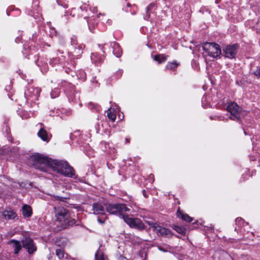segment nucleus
I'll list each match as a JSON object with an SVG mask.
<instances>
[{
  "label": "nucleus",
  "instance_id": "f257e3e1",
  "mask_svg": "<svg viewBox=\"0 0 260 260\" xmlns=\"http://www.w3.org/2000/svg\"><path fill=\"white\" fill-rule=\"evenodd\" d=\"M30 161L36 169L43 172H47L51 169L66 177H73L75 175L74 169L67 161L53 160L39 153L32 155Z\"/></svg>",
  "mask_w": 260,
  "mask_h": 260
},
{
  "label": "nucleus",
  "instance_id": "f03ea898",
  "mask_svg": "<svg viewBox=\"0 0 260 260\" xmlns=\"http://www.w3.org/2000/svg\"><path fill=\"white\" fill-rule=\"evenodd\" d=\"M106 209L109 214L118 215L122 219L124 216H126L125 213L130 210L124 204H107Z\"/></svg>",
  "mask_w": 260,
  "mask_h": 260
},
{
  "label": "nucleus",
  "instance_id": "7ed1b4c3",
  "mask_svg": "<svg viewBox=\"0 0 260 260\" xmlns=\"http://www.w3.org/2000/svg\"><path fill=\"white\" fill-rule=\"evenodd\" d=\"M226 110L230 113L231 119L233 120H239L245 114V112L235 102L230 103L227 106Z\"/></svg>",
  "mask_w": 260,
  "mask_h": 260
},
{
  "label": "nucleus",
  "instance_id": "20e7f679",
  "mask_svg": "<svg viewBox=\"0 0 260 260\" xmlns=\"http://www.w3.org/2000/svg\"><path fill=\"white\" fill-rule=\"evenodd\" d=\"M203 49L209 56L214 58L219 56L221 54L220 46L215 43H205L203 44Z\"/></svg>",
  "mask_w": 260,
  "mask_h": 260
},
{
  "label": "nucleus",
  "instance_id": "39448f33",
  "mask_svg": "<svg viewBox=\"0 0 260 260\" xmlns=\"http://www.w3.org/2000/svg\"><path fill=\"white\" fill-rule=\"evenodd\" d=\"M123 219L131 228L138 231H141L146 228L144 223L140 218L131 217L126 215L123 217Z\"/></svg>",
  "mask_w": 260,
  "mask_h": 260
},
{
  "label": "nucleus",
  "instance_id": "423d86ee",
  "mask_svg": "<svg viewBox=\"0 0 260 260\" xmlns=\"http://www.w3.org/2000/svg\"><path fill=\"white\" fill-rule=\"evenodd\" d=\"M55 216L57 221L59 222H66L70 217V214L68 210L63 208H54Z\"/></svg>",
  "mask_w": 260,
  "mask_h": 260
},
{
  "label": "nucleus",
  "instance_id": "0eeeda50",
  "mask_svg": "<svg viewBox=\"0 0 260 260\" xmlns=\"http://www.w3.org/2000/svg\"><path fill=\"white\" fill-rule=\"evenodd\" d=\"M237 44L226 46L223 49L224 56L230 59L235 58L237 53Z\"/></svg>",
  "mask_w": 260,
  "mask_h": 260
},
{
  "label": "nucleus",
  "instance_id": "6e6552de",
  "mask_svg": "<svg viewBox=\"0 0 260 260\" xmlns=\"http://www.w3.org/2000/svg\"><path fill=\"white\" fill-rule=\"evenodd\" d=\"M22 243L23 247L27 249L28 252L30 254L32 253L37 249L32 239L30 238H24L22 241Z\"/></svg>",
  "mask_w": 260,
  "mask_h": 260
},
{
  "label": "nucleus",
  "instance_id": "1a4fd4ad",
  "mask_svg": "<svg viewBox=\"0 0 260 260\" xmlns=\"http://www.w3.org/2000/svg\"><path fill=\"white\" fill-rule=\"evenodd\" d=\"M40 125V128L38 132V136L43 141L48 142L51 137V134H49L47 131L44 128L42 123H38L37 126Z\"/></svg>",
  "mask_w": 260,
  "mask_h": 260
},
{
  "label": "nucleus",
  "instance_id": "9d476101",
  "mask_svg": "<svg viewBox=\"0 0 260 260\" xmlns=\"http://www.w3.org/2000/svg\"><path fill=\"white\" fill-rule=\"evenodd\" d=\"M154 231H156L157 234H159L160 235L165 237H170L173 235L171 231L170 230L162 227L159 225H158L156 227H155V230Z\"/></svg>",
  "mask_w": 260,
  "mask_h": 260
},
{
  "label": "nucleus",
  "instance_id": "9b49d317",
  "mask_svg": "<svg viewBox=\"0 0 260 260\" xmlns=\"http://www.w3.org/2000/svg\"><path fill=\"white\" fill-rule=\"evenodd\" d=\"M92 211L95 214H103L105 213L104 207L99 203H94L92 204Z\"/></svg>",
  "mask_w": 260,
  "mask_h": 260
},
{
  "label": "nucleus",
  "instance_id": "f8f14e48",
  "mask_svg": "<svg viewBox=\"0 0 260 260\" xmlns=\"http://www.w3.org/2000/svg\"><path fill=\"white\" fill-rule=\"evenodd\" d=\"M40 93L39 89L37 88L30 87L29 88L24 94L26 97L37 98Z\"/></svg>",
  "mask_w": 260,
  "mask_h": 260
},
{
  "label": "nucleus",
  "instance_id": "ddd939ff",
  "mask_svg": "<svg viewBox=\"0 0 260 260\" xmlns=\"http://www.w3.org/2000/svg\"><path fill=\"white\" fill-rule=\"evenodd\" d=\"M3 217L6 220L14 219L17 216L16 213L12 210H5L2 213Z\"/></svg>",
  "mask_w": 260,
  "mask_h": 260
},
{
  "label": "nucleus",
  "instance_id": "4468645a",
  "mask_svg": "<svg viewBox=\"0 0 260 260\" xmlns=\"http://www.w3.org/2000/svg\"><path fill=\"white\" fill-rule=\"evenodd\" d=\"M111 46L113 48V52L114 55H115L117 57H120L122 52L119 44L117 43L114 42L111 43Z\"/></svg>",
  "mask_w": 260,
  "mask_h": 260
},
{
  "label": "nucleus",
  "instance_id": "2eb2a0df",
  "mask_svg": "<svg viewBox=\"0 0 260 260\" xmlns=\"http://www.w3.org/2000/svg\"><path fill=\"white\" fill-rule=\"evenodd\" d=\"M22 214L25 217H29L32 215V209L30 206L24 205L22 207Z\"/></svg>",
  "mask_w": 260,
  "mask_h": 260
},
{
  "label": "nucleus",
  "instance_id": "dca6fc26",
  "mask_svg": "<svg viewBox=\"0 0 260 260\" xmlns=\"http://www.w3.org/2000/svg\"><path fill=\"white\" fill-rule=\"evenodd\" d=\"M177 216L183 220L189 222L192 220V218L191 217L186 214H183L179 209H178L177 212Z\"/></svg>",
  "mask_w": 260,
  "mask_h": 260
},
{
  "label": "nucleus",
  "instance_id": "f3484780",
  "mask_svg": "<svg viewBox=\"0 0 260 260\" xmlns=\"http://www.w3.org/2000/svg\"><path fill=\"white\" fill-rule=\"evenodd\" d=\"M64 222V228H65V229H67L69 227L72 226L74 225H78L79 224V221H78L77 220H76V219H75L74 218H71V216L70 217V218H69V219L68 220H67L66 222Z\"/></svg>",
  "mask_w": 260,
  "mask_h": 260
},
{
  "label": "nucleus",
  "instance_id": "a211bd4d",
  "mask_svg": "<svg viewBox=\"0 0 260 260\" xmlns=\"http://www.w3.org/2000/svg\"><path fill=\"white\" fill-rule=\"evenodd\" d=\"M10 242L13 244V248L14 253L18 254L21 249V244L18 241L15 240H11Z\"/></svg>",
  "mask_w": 260,
  "mask_h": 260
},
{
  "label": "nucleus",
  "instance_id": "6ab92c4d",
  "mask_svg": "<svg viewBox=\"0 0 260 260\" xmlns=\"http://www.w3.org/2000/svg\"><path fill=\"white\" fill-rule=\"evenodd\" d=\"M85 48V46L82 44H80L77 46V47L75 46V50L74 53L75 54V56L78 58L81 56V54L83 52V50Z\"/></svg>",
  "mask_w": 260,
  "mask_h": 260
},
{
  "label": "nucleus",
  "instance_id": "aec40b11",
  "mask_svg": "<svg viewBox=\"0 0 260 260\" xmlns=\"http://www.w3.org/2000/svg\"><path fill=\"white\" fill-rule=\"evenodd\" d=\"M107 117L112 121H115L116 117V115L114 109H112L110 108L107 111Z\"/></svg>",
  "mask_w": 260,
  "mask_h": 260
},
{
  "label": "nucleus",
  "instance_id": "412c9836",
  "mask_svg": "<svg viewBox=\"0 0 260 260\" xmlns=\"http://www.w3.org/2000/svg\"><path fill=\"white\" fill-rule=\"evenodd\" d=\"M153 59L155 61H158L159 63L165 62L167 59V56L164 54H158L154 56Z\"/></svg>",
  "mask_w": 260,
  "mask_h": 260
},
{
  "label": "nucleus",
  "instance_id": "4be33fe9",
  "mask_svg": "<svg viewBox=\"0 0 260 260\" xmlns=\"http://www.w3.org/2000/svg\"><path fill=\"white\" fill-rule=\"evenodd\" d=\"M34 114V111L30 110L28 111L27 110H24L22 112H21V117L23 119H27L31 116H32Z\"/></svg>",
  "mask_w": 260,
  "mask_h": 260
},
{
  "label": "nucleus",
  "instance_id": "5701e85b",
  "mask_svg": "<svg viewBox=\"0 0 260 260\" xmlns=\"http://www.w3.org/2000/svg\"><path fill=\"white\" fill-rule=\"evenodd\" d=\"M91 60L95 63H100L103 60L102 57L99 56L96 53H91Z\"/></svg>",
  "mask_w": 260,
  "mask_h": 260
},
{
  "label": "nucleus",
  "instance_id": "b1692460",
  "mask_svg": "<svg viewBox=\"0 0 260 260\" xmlns=\"http://www.w3.org/2000/svg\"><path fill=\"white\" fill-rule=\"evenodd\" d=\"M172 228L177 233L181 234L182 235L185 234V229L183 227H182L181 226L173 225Z\"/></svg>",
  "mask_w": 260,
  "mask_h": 260
},
{
  "label": "nucleus",
  "instance_id": "393cba45",
  "mask_svg": "<svg viewBox=\"0 0 260 260\" xmlns=\"http://www.w3.org/2000/svg\"><path fill=\"white\" fill-rule=\"evenodd\" d=\"M178 66V64L176 61L172 62H169L166 66V69L173 70L175 69Z\"/></svg>",
  "mask_w": 260,
  "mask_h": 260
},
{
  "label": "nucleus",
  "instance_id": "a878e982",
  "mask_svg": "<svg viewBox=\"0 0 260 260\" xmlns=\"http://www.w3.org/2000/svg\"><path fill=\"white\" fill-rule=\"evenodd\" d=\"M95 258L96 260H105L104 255L100 249L96 251L95 254Z\"/></svg>",
  "mask_w": 260,
  "mask_h": 260
},
{
  "label": "nucleus",
  "instance_id": "bb28decb",
  "mask_svg": "<svg viewBox=\"0 0 260 260\" xmlns=\"http://www.w3.org/2000/svg\"><path fill=\"white\" fill-rule=\"evenodd\" d=\"M64 252L63 249H57L56 250V255L58 258L61 259L64 256Z\"/></svg>",
  "mask_w": 260,
  "mask_h": 260
},
{
  "label": "nucleus",
  "instance_id": "cd10ccee",
  "mask_svg": "<svg viewBox=\"0 0 260 260\" xmlns=\"http://www.w3.org/2000/svg\"><path fill=\"white\" fill-rule=\"evenodd\" d=\"M71 43L73 46L79 45L77 43V37L76 36H73L71 39Z\"/></svg>",
  "mask_w": 260,
  "mask_h": 260
},
{
  "label": "nucleus",
  "instance_id": "c85d7f7f",
  "mask_svg": "<svg viewBox=\"0 0 260 260\" xmlns=\"http://www.w3.org/2000/svg\"><path fill=\"white\" fill-rule=\"evenodd\" d=\"M146 222L148 225L151 226L153 229L154 231L155 230V227H156L158 225L157 223H156L155 222H153L152 221H146Z\"/></svg>",
  "mask_w": 260,
  "mask_h": 260
},
{
  "label": "nucleus",
  "instance_id": "c756f323",
  "mask_svg": "<svg viewBox=\"0 0 260 260\" xmlns=\"http://www.w3.org/2000/svg\"><path fill=\"white\" fill-rule=\"evenodd\" d=\"M253 74L257 78H260V67L256 68V69L253 72Z\"/></svg>",
  "mask_w": 260,
  "mask_h": 260
},
{
  "label": "nucleus",
  "instance_id": "7c9ffc66",
  "mask_svg": "<svg viewBox=\"0 0 260 260\" xmlns=\"http://www.w3.org/2000/svg\"><path fill=\"white\" fill-rule=\"evenodd\" d=\"M55 198L56 200L60 201L62 202H66V200L67 199V198L60 197L59 196L55 197Z\"/></svg>",
  "mask_w": 260,
  "mask_h": 260
},
{
  "label": "nucleus",
  "instance_id": "2f4dec72",
  "mask_svg": "<svg viewBox=\"0 0 260 260\" xmlns=\"http://www.w3.org/2000/svg\"><path fill=\"white\" fill-rule=\"evenodd\" d=\"M236 224H241L243 223V220L241 218H237L235 220Z\"/></svg>",
  "mask_w": 260,
  "mask_h": 260
},
{
  "label": "nucleus",
  "instance_id": "473e14b6",
  "mask_svg": "<svg viewBox=\"0 0 260 260\" xmlns=\"http://www.w3.org/2000/svg\"><path fill=\"white\" fill-rule=\"evenodd\" d=\"M154 5L153 4H151L149 5H148L147 7V11L150 10L152 8V7L154 6Z\"/></svg>",
  "mask_w": 260,
  "mask_h": 260
},
{
  "label": "nucleus",
  "instance_id": "72a5a7b5",
  "mask_svg": "<svg viewBox=\"0 0 260 260\" xmlns=\"http://www.w3.org/2000/svg\"><path fill=\"white\" fill-rule=\"evenodd\" d=\"M92 22V20H90L88 23V27H89V29H90L91 31L93 32L91 28V26H90V24Z\"/></svg>",
  "mask_w": 260,
  "mask_h": 260
},
{
  "label": "nucleus",
  "instance_id": "f704fd0d",
  "mask_svg": "<svg viewBox=\"0 0 260 260\" xmlns=\"http://www.w3.org/2000/svg\"><path fill=\"white\" fill-rule=\"evenodd\" d=\"M56 2L57 3V4L59 5H62V4H61V0H56Z\"/></svg>",
  "mask_w": 260,
  "mask_h": 260
},
{
  "label": "nucleus",
  "instance_id": "c9c22d12",
  "mask_svg": "<svg viewBox=\"0 0 260 260\" xmlns=\"http://www.w3.org/2000/svg\"><path fill=\"white\" fill-rule=\"evenodd\" d=\"M98 221L101 223H104V222L100 218H98Z\"/></svg>",
  "mask_w": 260,
  "mask_h": 260
},
{
  "label": "nucleus",
  "instance_id": "e433bc0d",
  "mask_svg": "<svg viewBox=\"0 0 260 260\" xmlns=\"http://www.w3.org/2000/svg\"><path fill=\"white\" fill-rule=\"evenodd\" d=\"M118 74L119 73V74H120V75H121L122 74V71H119L118 72Z\"/></svg>",
  "mask_w": 260,
  "mask_h": 260
},
{
  "label": "nucleus",
  "instance_id": "4c0bfd02",
  "mask_svg": "<svg viewBox=\"0 0 260 260\" xmlns=\"http://www.w3.org/2000/svg\"><path fill=\"white\" fill-rule=\"evenodd\" d=\"M127 6L128 7H130V6H131L130 4H129V3H127Z\"/></svg>",
  "mask_w": 260,
  "mask_h": 260
},
{
  "label": "nucleus",
  "instance_id": "58836bf2",
  "mask_svg": "<svg viewBox=\"0 0 260 260\" xmlns=\"http://www.w3.org/2000/svg\"><path fill=\"white\" fill-rule=\"evenodd\" d=\"M145 195H146V193H144V196L146 197Z\"/></svg>",
  "mask_w": 260,
  "mask_h": 260
},
{
  "label": "nucleus",
  "instance_id": "ea45409f",
  "mask_svg": "<svg viewBox=\"0 0 260 260\" xmlns=\"http://www.w3.org/2000/svg\"><path fill=\"white\" fill-rule=\"evenodd\" d=\"M145 195H146V193H144V196L146 197Z\"/></svg>",
  "mask_w": 260,
  "mask_h": 260
}]
</instances>
